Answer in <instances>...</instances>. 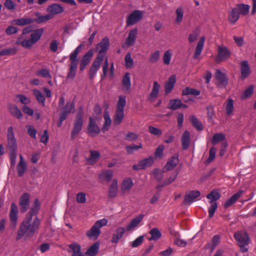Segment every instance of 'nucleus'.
I'll list each match as a JSON object with an SVG mask.
<instances>
[{
	"mask_svg": "<svg viewBox=\"0 0 256 256\" xmlns=\"http://www.w3.org/2000/svg\"><path fill=\"white\" fill-rule=\"evenodd\" d=\"M94 55V50H89L82 57V60L90 63Z\"/></svg>",
	"mask_w": 256,
	"mask_h": 256,
	"instance_id": "obj_63",
	"label": "nucleus"
},
{
	"mask_svg": "<svg viewBox=\"0 0 256 256\" xmlns=\"http://www.w3.org/2000/svg\"><path fill=\"white\" fill-rule=\"evenodd\" d=\"M118 190V180L116 179H114L112 180L108 190V197L110 198H114L117 195Z\"/></svg>",
	"mask_w": 256,
	"mask_h": 256,
	"instance_id": "obj_34",
	"label": "nucleus"
},
{
	"mask_svg": "<svg viewBox=\"0 0 256 256\" xmlns=\"http://www.w3.org/2000/svg\"><path fill=\"white\" fill-rule=\"evenodd\" d=\"M239 14L242 15H246L248 14L250 10V6L248 4H240L238 5L236 7Z\"/></svg>",
	"mask_w": 256,
	"mask_h": 256,
	"instance_id": "obj_47",
	"label": "nucleus"
},
{
	"mask_svg": "<svg viewBox=\"0 0 256 256\" xmlns=\"http://www.w3.org/2000/svg\"><path fill=\"white\" fill-rule=\"evenodd\" d=\"M20 161L17 166L18 173L19 176H22L26 170V164L22 155L20 156Z\"/></svg>",
	"mask_w": 256,
	"mask_h": 256,
	"instance_id": "obj_36",
	"label": "nucleus"
},
{
	"mask_svg": "<svg viewBox=\"0 0 256 256\" xmlns=\"http://www.w3.org/2000/svg\"><path fill=\"white\" fill-rule=\"evenodd\" d=\"M124 118V110H117L116 111L114 122L115 124H120Z\"/></svg>",
	"mask_w": 256,
	"mask_h": 256,
	"instance_id": "obj_38",
	"label": "nucleus"
},
{
	"mask_svg": "<svg viewBox=\"0 0 256 256\" xmlns=\"http://www.w3.org/2000/svg\"><path fill=\"white\" fill-rule=\"evenodd\" d=\"M124 61L126 63V66L127 68H132L134 65V61L132 58V56L130 53H128L124 58Z\"/></svg>",
	"mask_w": 256,
	"mask_h": 256,
	"instance_id": "obj_62",
	"label": "nucleus"
},
{
	"mask_svg": "<svg viewBox=\"0 0 256 256\" xmlns=\"http://www.w3.org/2000/svg\"><path fill=\"white\" fill-rule=\"evenodd\" d=\"M150 234L151 235V237L149 238L150 240H157L162 236L161 232L156 228L152 229Z\"/></svg>",
	"mask_w": 256,
	"mask_h": 256,
	"instance_id": "obj_43",
	"label": "nucleus"
},
{
	"mask_svg": "<svg viewBox=\"0 0 256 256\" xmlns=\"http://www.w3.org/2000/svg\"><path fill=\"white\" fill-rule=\"evenodd\" d=\"M143 12L136 10L132 12L128 17L126 20L127 26H132L139 22L142 18Z\"/></svg>",
	"mask_w": 256,
	"mask_h": 256,
	"instance_id": "obj_8",
	"label": "nucleus"
},
{
	"mask_svg": "<svg viewBox=\"0 0 256 256\" xmlns=\"http://www.w3.org/2000/svg\"><path fill=\"white\" fill-rule=\"evenodd\" d=\"M83 126V109L80 107L76 114L74 122V126L71 133V138L74 140L80 133Z\"/></svg>",
	"mask_w": 256,
	"mask_h": 256,
	"instance_id": "obj_3",
	"label": "nucleus"
},
{
	"mask_svg": "<svg viewBox=\"0 0 256 256\" xmlns=\"http://www.w3.org/2000/svg\"><path fill=\"white\" fill-rule=\"evenodd\" d=\"M181 142L182 149L184 150H188L190 142V133L188 131L185 130L182 136Z\"/></svg>",
	"mask_w": 256,
	"mask_h": 256,
	"instance_id": "obj_28",
	"label": "nucleus"
},
{
	"mask_svg": "<svg viewBox=\"0 0 256 256\" xmlns=\"http://www.w3.org/2000/svg\"><path fill=\"white\" fill-rule=\"evenodd\" d=\"M102 61L103 60L102 59L96 58L90 69L89 76L90 79L92 80L94 78Z\"/></svg>",
	"mask_w": 256,
	"mask_h": 256,
	"instance_id": "obj_15",
	"label": "nucleus"
},
{
	"mask_svg": "<svg viewBox=\"0 0 256 256\" xmlns=\"http://www.w3.org/2000/svg\"><path fill=\"white\" fill-rule=\"evenodd\" d=\"M237 9L236 8H234L229 14L228 20L231 23H235L240 18V14Z\"/></svg>",
	"mask_w": 256,
	"mask_h": 256,
	"instance_id": "obj_39",
	"label": "nucleus"
},
{
	"mask_svg": "<svg viewBox=\"0 0 256 256\" xmlns=\"http://www.w3.org/2000/svg\"><path fill=\"white\" fill-rule=\"evenodd\" d=\"M64 10L63 7L56 4H53L48 6L47 8V11L52 15L60 14L64 12Z\"/></svg>",
	"mask_w": 256,
	"mask_h": 256,
	"instance_id": "obj_29",
	"label": "nucleus"
},
{
	"mask_svg": "<svg viewBox=\"0 0 256 256\" xmlns=\"http://www.w3.org/2000/svg\"><path fill=\"white\" fill-rule=\"evenodd\" d=\"M200 90L190 87H186L182 90V95L191 94L196 96L200 95Z\"/></svg>",
	"mask_w": 256,
	"mask_h": 256,
	"instance_id": "obj_46",
	"label": "nucleus"
},
{
	"mask_svg": "<svg viewBox=\"0 0 256 256\" xmlns=\"http://www.w3.org/2000/svg\"><path fill=\"white\" fill-rule=\"evenodd\" d=\"M34 22V20L30 18L24 17L21 18H18L12 21L13 24H16L18 26H24L30 24Z\"/></svg>",
	"mask_w": 256,
	"mask_h": 256,
	"instance_id": "obj_24",
	"label": "nucleus"
},
{
	"mask_svg": "<svg viewBox=\"0 0 256 256\" xmlns=\"http://www.w3.org/2000/svg\"><path fill=\"white\" fill-rule=\"evenodd\" d=\"M160 86L158 82L154 81V82L153 87L152 90V92L150 94L148 98V100L152 102H154L156 98H158Z\"/></svg>",
	"mask_w": 256,
	"mask_h": 256,
	"instance_id": "obj_19",
	"label": "nucleus"
},
{
	"mask_svg": "<svg viewBox=\"0 0 256 256\" xmlns=\"http://www.w3.org/2000/svg\"><path fill=\"white\" fill-rule=\"evenodd\" d=\"M32 92L34 94L36 97V98L38 102L41 104L42 105V106H45L46 99L42 92L40 90L36 89L34 90H32Z\"/></svg>",
	"mask_w": 256,
	"mask_h": 256,
	"instance_id": "obj_44",
	"label": "nucleus"
},
{
	"mask_svg": "<svg viewBox=\"0 0 256 256\" xmlns=\"http://www.w3.org/2000/svg\"><path fill=\"white\" fill-rule=\"evenodd\" d=\"M231 54L228 48L224 46H218V54L216 61L222 62L228 59Z\"/></svg>",
	"mask_w": 256,
	"mask_h": 256,
	"instance_id": "obj_7",
	"label": "nucleus"
},
{
	"mask_svg": "<svg viewBox=\"0 0 256 256\" xmlns=\"http://www.w3.org/2000/svg\"><path fill=\"white\" fill-rule=\"evenodd\" d=\"M39 202L38 200L34 201V206L31 208L28 214L26 216H36L39 210Z\"/></svg>",
	"mask_w": 256,
	"mask_h": 256,
	"instance_id": "obj_54",
	"label": "nucleus"
},
{
	"mask_svg": "<svg viewBox=\"0 0 256 256\" xmlns=\"http://www.w3.org/2000/svg\"><path fill=\"white\" fill-rule=\"evenodd\" d=\"M68 251L72 252V256H83L81 252V246L76 242L72 243L68 246Z\"/></svg>",
	"mask_w": 256,
	"mask_h": 256,
	"instance_id": "obj_26",
	"label": "nucleus"
},
{
	"mask_svg": "<svg viewBox=\"0 0 256 256\" xmlns=\"http://www.w3.org/2000/svg\"><path fill=\"white\" fill-rule=\"evenodd\" d=\"M40 224V220L37 216L34 219L31 216H26L18 231L16 240H19L24 235L27 237L32 236L38 230Z\"/></svg>",
	"mask_w": 256,
	"mask_h": 256,
	"instance_id": "obj_2",
	"label": "nucleus"
},
{
	"mask_svg": "<svg viewBox=\"0 0 256 256\" xmlns=\"http://www.w3.org/2000/svg\"><path fill=\"white\" fill-rule=\"evenodd\" d=\"M205 37L202 36L198 41L194 53V58L196 59L200 56L204 46Z\"/></svg>",
	"mask_w": 256,
	"mask_h": 256,
	"instance_id": "obj_35",
	"label": "nucleus"
},
{
	"mask_svg": "<svg viewBox=\"0 0 256 256\" xmlns=\"http://www.w3.org/2000/svg\"><path fill=\"white\" fill-rule=\"evenodd\" d=\"M225 136L224 134L218 133L214 135L212 142L214 145L216 144L217 143L224 140Z\"/></svg>",
	"mask_w": 256,
	"mask_h": 256,
	"instance_id": "obj_55",
	"label": "nucleus"
},
{
	"mask_svg": "<svg viewBox=\"0 0 256 256\" xmlns=\"http://www.w3.org/2000/svg\"><path fill=\"white\" fill-rule=\"evenodd\" d=\"M148 130L151 134L157 136H160L162 134L161 130L152 126H149Z\"/></svg>",
	"mask_w": 256,
	"mask_h": 256,
	"instance_id": "obj_61",
	"label": "nucleus"
},
{
	"mask_svg": "<svg viewBox=\"0 0 256 256\" xmlns=\"http://www.w3.org/2000/svg\"><path fill=\"white\" fill-rule=\"evenodd\" d=\"M144 216V214H140L136 218H134L131 220L130 222L127 226L126 230L130 231L133 230L134 228L137 227L143 220Z\"/></svg>",
	"mask_w": 256,
	"mask_h": 256,
	"instance_id": "obj_21",
	"label": "nucleus"
},
{
	"mask_svg": "<svg viewBox=\"0 0 256 256\" xmlns=\"http://www.w3.org/2000/svg\"><path fill=\"white\" fill-rule=\"evenodd\" d=\"M134 185L133 182L132 178H125L121 186V192L122 194H124L126 192L129 191Z\"/></svg>",
	"mask_w": 256,
	"mask_h": 256,
	"instance_id": "obj_33",
	"label": "nucleus"
},
{
	"mask_svg": "<svg viewBox=\"0 0 256 256\" xmlns=\"http://www.w3.org/2000/svg\"><path fill=\"white\" fill-rule=\"evenodd\" d=\"M176 22L177 24H180L182 22L183 18L184 12L182 8H178L176 10Z\"/></svg>",
	"mask_w": 256,
	"mask_h": 256,
	"instance_id": "obj_59",
	"label": "nucleus"
},
{
	"mask_svg": "<svg viewBox=\"0 0 256 256\" xmlns=\"http://www.w3.org/2000/svg\"><path fill=\"white\" fill-rule=\"evenodd\" d=\"M126 230V228L123 227L118 228L114 233L112 234L111 242L114 244H117L118 240L122 238Z\"/></svg>",
	"mask_w": 256,
	"mask_h": 256,
	"instance_id": "obj_22",
	"label": "nucleus"
},
{
	"mask_svg": "<svg viewBox=\"0 0 256 256\" xmlns=\"http://www.w3.org/2000/svg\"><path fill=\"white\" fill-rule=\"evenodd\" d=\"M99 248V243L95 242L87 250L86 254L88 256H95L98 252Z\"/></svg>",
	"mask_w": 256,
	"mask_h": 256,
	"instance_id": "obj_40",
	"label": "nucleus"
},
{
	"mask_svg": "<svg viewBox=\"0 0 256 256\" xmlns=\"http://www.w3.org/2000/svg\"><path fill=\"white\" fill-rule=\"evenodd\" d=\"M240 78L242 80L246 79L250 74V68L246 60L242 61L240 64Z\"/></svg>",
	"mask_w": 256,
	"mask_h": 256,
	"instance_id": "obj_17",
	"label": "nucleus"
},
{
	"mask_svg": "<svg viewBox=\"0 0 256 256\" xmlns=\"http://www.w3.org/2000/svg\"><path fill=\"white\" fill-rule=\"evenodd\" d=\"M8 143L10 150L17 149L16 139L14 137L13 128L10 126L8 130Z\"/></svg>",
	"mask_w": 256,
	"mask_h": 256,
	"instance_id": "obj_9",
	"label": "nucleus"
},
{
	"mask_svg": "<svg viewBox=\"0 0 256 256\" xmlns=\"http://www.w3.org/2000/svg\"><path fill=\"white\" fill-rule=\"evenodd\" d=\"M8 109L12 116L18 119L22 118V114L18 108L15 104H8Z\"/></svg>",
	"mask_w": 256,
	"mask_h": 256,
	"instance_id": "obj_23",
	"label": "nucleus"
},
{
	"mask_svg": "<svg viewBox=\"0 0 256 256\" xmlns=\"http://www.w3.org/2000/svg\"><path fill=\"white\" fill-rule=\"evenodd\" d=\"M142 145L141 143H139L138 145L132 144L130 145L127 146L126 147V151L129 154H133L135 151L142 148Z\"/></svg>",
	"mask_w": 256,
	"mask_h": 256,
	"instance_id": "obj_45",
	"label": "nucleus"
},
{
	"mask_svg": "<svg viewBox=\"0 0 256 256\" xmlns=\"http://www.w3.org/2000/svg\"><path fill=\"white\" fill-rule=\"evenodd\" d=\"M179 162L178 156V155L172 156L168 160L166 164L163 168V172L172 170H174Z\"/></svg>",
	"mask_w": 256,
	"mask_h": 256,
	"instance_id": "obj_13",
	"label": "nucleus"
},
{
	"mask_svg": "<svg viewBox=\"0 0 256 256\" xmlns=\"http://www.w3.org/2000/svg\"><path fill=\"white\" fill-rule=\"evenodd\" d=\"M234 237L240 247L242 252H244L248 251V248L245 246L249 243V237L248 233L245 230H240L235 232Z\"/></svg>",
	"mask_w": 256,
	"mask_h": 256,
	"instance_id": "obj_5",
	"label": "nucleus"
},
{
	"mask_svg": "<svg viewBox=\"0 0 256 256\" xmlns=\"http://www.w3.org/2000/svg\"><path fill=\"white\" fill-rule=\"evenodd\" d=\"M29 194L28 193L24 194L20 200V206L21 212H24L29 206Z\"/></svg>",
	"mask_w": 256,
	"mask_h": 256,
	"instance_id": "obj_18",
	"label": "nucleus"
},
{
	"mask_svg": "<svg viewBox=\"0 0 256 256\" xmlns=\"http://www.w3.org/2000/svg\"><path fill=\"white\" fill-rule=\"evenodd\" d=\"M244 191L240 190L238 191V192L232 195L230 198H228L227 201L224 203V207L225 208H228L231 206H232L234 204L238 199L240 198L241 195L243 194Z\"/></svg>",
	"mask_w": 256,
	"mask_h": 256,
	"instance_id": "obj_31",
	"label": "nucleus"
},
{
	"mask_svg": "<svg viewBox=\"0 0 256 256\" xmlns=\"http://www.w3.org/2000/svg\"><path fill=\"white\" fill-rule=\"evenodd\" d=\"M83 46L82 44H80L78 46L75 50L72 52L70 56V60H73L76 62H78L77 59L78 55L80 50H82V47Z\"/></svg>",
	"mask_w": 256,
	"mask_h": 256,
	"instance_id": "obj_56",
	"label": "nucleus"
},
{
	"mask_svg": "<svg viewBox=\"0 0 256 256\" xmlns=\"http://www.w3.org/2000/svg\"><path fill=\"white\" fill-rule=\"evenodd\" d=\"M172 58V54L170 50H166L164 52V57H163V60L164 63L165 64L168 65L170 64V62Z\"/></svg>",
	"mask_w": 256,
	"mask_h": 256,
	"instance_id": "obj_64",
	"label": "nucleus"
},
{
	"mask_svg": "<svg viewBox=\"0 0 256 256\" xmlns=\"http://www.w3.org/2000/svg\"><path fill=\"white\" fill-rule=\"evenodd\" d=\"M16 150L17 149L10 150V160L11 166H14L16 164Z\"/></svg>",
	"mask_w": 256,
	"mask_h": 256,
	"instance_id": "obj_58",
	"label": "nucleus"
},
{
	"mask_svg": "<svg viewBox=\"0 0 256 256\" xmlns=\"http://www.w3.org/2000/svg\"><path fill=\"white\" fill-rule=\"evenodd\" d=\"M190 120L193 126L195 127L198 130H203V126L202 123L195 116H191L190 117Z\"/></svg>",
	"mask_w": 256,
	"mask_h": 256,
	"instance_id": "obj_48",
	"label": "nucleus"
},
{
	"mask_svg": "<svg viewBox=\"0 0 256 256\" xmlns=\"http://www.w3.org/2000/svg\"><path fill=\"white\" fill-rule=\"evenodd\" d=\"M176 82V76L174 75L171 76L168 80L166 82L164 88L165 94H168L173 89L174 84Z\"/></svg>",
	"mask_w": 256,
	"mask_h": 256,
	"instance_id": "obj_32",
	"label": "nucleus"
},
{
	"mask_svg": "<svg viewBox=\"0 0 256 256\" xmlns=\"http://www.w3.org/2000/svg\"><path fill=\"white\" fill-rule=\"evenodd\" d=\"M200 33V31L199 29L196 28L194 30L192 33H190L188 37V40L190 44L192 43L196 40H197L199 34Z\"/></svg>",
	"mask_w": 256,
	"mask_h": 256,
	"instance_id": "obj_53",
	"label": "nucleus"
},
{
	"mask_svg": "<svg viewBox=\"0 0 256 256\" xmlns=\"http://www.w3.org/2000/svg\"><path fill=\"white\" fill-rule=\"evenodd\" d=\"M107 223L108 220L106 218L97 220L91 228L87 231V236L90 238L96 239L100 234V228L106 225Z\"/></svg>",
	"mask_w": 256,
	"mask_h": 256,
	"instance_id": "obj_4",
	"label": "nucleus"
},
{
	"mask_svg": "<svg viewBox=\"0 0 256 256\" xmlns=\"http://www.w3.org/2000/svg\"><path fill=\"white\" fill-rule=\"evenodd\" d=\"M216 78L218 80L217 84L220 88H224L228 84V79L225 74L218 70L216 73Z\"/></svg>",
	"mask_w": 256,
	"mask_h": 256,
	"instance_id": "obj_16",
	"label": "nucleus"
},
{
	"mask_svg": "<svg viewBox=\"0 0 256 256\" xmlns=\"http://www.w3.org/2000/svg\"><path fill=\"white\" fill-rule=\"evenodd\" d=\"M90 158L88 160L90 162H95L99 158L100 154L98 151L90 150Z\"/></svg>",
	"mask_w": 256,
	"mask_h": 256,
	"instance_id": "obj_57",
	"label": "nucleus"
},
{
	"mask_svg": "<svg viewBox=\"0 0 256 256\" xmlns=\"http://www.w3.org/2000/svg\"><path fill=\"white\" fill-rule=\"evenodd\" d=\"M88 126V134L92 136H95L100 132V129L95 122L94 118L90 117Z\"/></svg>",
	"mask_w": 256,
	"mask_h": 256,
	"instance_id": "obj_11",
	"label": "nucleus"
},
{
	"mask_svg": "<svg viewBox=\"0 0 256 256\" xmlns=\"http://www.w3.org/2000/svg\"><path fill=\"white\" fill-rule=\"evenodd\" d=\"M200 192L198 190H192L187 193L184 198V204L190 205L192 203L196 198L200 196Z\"/></svg>",
	"mask_w": 256,
	"mask_h": 256,
	"instance_id": "obj_12",
	"label": "nucleus"
},
{
	"mask_svg": "<svg viewBox=\"0 0 256 256\" xmlns=\"http://www.w3.org/2000/svg\"><path fill=\"white\" fill-rule=\"evenodd\" d=\"M113 172L111 170H106L102 171L100 174V178L101 180L110 182L112 178Z\"/></svg>",
	"mask_w": 256,
	"mask_h": 256,
	"instance_id": "obj_41",
	"label": "nucleus"
},
{
	"mask_svg": "<svg viewBox=\"0 0 256 256\" xmlns=\"http://www.w3.org/2000/svg\"><path fill=\"white\" fill-rule=\"evenodd\" d=\"M104 124L102 128V130L106 131L108 130V127L112 123L111 119L108 112H104Z\"/></svg>",
	"mask_w": 256,
	"mask_h": 256,
	"instance_id": "obj_50",
	"label": "nucleus"
},
{
	"mask_svg": "<svg viewBox=\"0 0 256 256\" xmlns=\"http://www.w3.org/2000/svg\"><path fill=\"white\" fill-rule=\"evenodd\" d=\"M160 52L159 50H156L152 53L149 58L148 60L150 63L156 62L160 58Z\"/></svg>",
	"mask_w": 256,
	"mask_h": 256,
	"instance_id": "obj_60",
	"label": "nucleus"
},
{
	"mask_svg": "<svg viewBox=\"0 0 256 256\" xmlns=\"http://www.w3.org/2000/svg\"><path fill=\"white\" fill-rule=\"evenodd\" d=\"M226 114L227 115H230L234 110V100L232 98H229L226 103Z\"/></svg>",
	"mask_w": 256,
	"mask_h": 256,
	"instance_id": "obj_52",
	"label": "nucleus"
},
{
	"mask_svg": "<svg viewBox=\"0 0 256 256\" xmlns=\"http://www.w3.org/2000/svg\"><path fill=\"white\" fill-rule=\"evenodd\" d=\"M220 242V236L218 235H215L214 236L212 240L210 243L208 244L206 246L205 248L207 249H210V252H212L215 249L216 247L218 245Z\"/></svg>",
	"mask_w": 256,
	"mask_h": 256,
	"instance_id": "obj_37",
	"label": "nucleus"
},
{
	"mask_svg": "<svg viewBox=\"0 0 256 256\" xmlns=\"http://www.w3.org/2000/svg\"><path fill=\"white\" fill-rule=\"evenodd\" d=\"M126 104V96H120L118 97V100L117 103V110H124V108Z\"/></svg>",
	"mask_w": 256,
	"mask_h": 256,
	"instance_id": "obj_51",
	"label": "nucleus"
},
{
	"mask_svg": "<svg viewBox=\"0 0 256 256\" xmlns=\"http://www.w3.org/2000/svg\"><path fill=\"white\" fill-rule=\"evenodd\" d=\"M110 42L108 38L107 37H105L102 39L96 48L98 50L100 48L96 58H100L104 60L106 53L108 50Z\"/></svg>",
	"mask_w": 256,
	"mask_h": 256,
	"instance_id": "obj_6",
	"label": "nucleus"
},
{
	"mask_svg": "<svg viewBox=\"0 0 256 256\" xmlns=\"http://www.w3.org/2000/svg\"><path fill=\"white\" fill-rule=\"evenodd\" d=\"M181 100L178 99L171 100L170 101L168 108L172 110H176L180 108Z\"/></svg>",
	"mask_w": 256,
	"mask_h": 256,
	"instance_id": "obj_49",
	"label": "nucleus"
},
{
	"mask_svg": "<svg viewBox=\"0 0 256 256\" xmlns=\"http://www.w3.org/2000/svg\"><path fill=\"white\" fill-rule=\"evenodd\" d=\"M154 162V159L152 157L140 160L137 164L132 166L134 170H138L141 169H144L146 168L151 166Z\"/></svg>",
	"mask_w": 256,
	"mask_h": 256,
	"instance_id": "obj_14",
	"label": "nucleus"
},
{
	"mask_svg": "<svg viewBox=\"0 0 256 256\" xmlns=\"http://www.w3.org/2000/svg\"><path fill=\"white\" fill-rule=\"evenodd\" d=\"M75 112V106L74 102H68L62 110L60 115H65L66 117H68V114L70 113H74Z\"/></svg>",
	"mask_w": 256,
	"mask_h": 256,
	"instance_id": "obj_27",
	"label": "nucleus"
},
{
	"mask_svg": "<svg viewBox=\"0 0 256 256\" xmlns=\"http://www.w3.org/2000/svg\"><path fill=\"white\" fill-rule=\"evenodd\" d=\"M122 83L124 92H129L131 87L130 74L129 72H126L122 78Z\"/></svg>",
	"mask_w": 256,
	"mask_h": 256,
	"instance_id": "obj_20",
	"label": "nucleus"
},
{
	"mask_svg": "<svg viewBox=\"0 0 256 256\" xmlns=\"http://www.w3.org/2000/svg\"><path fill=\"white\" fill-rule=\"evenodd\" d=\"M18 208L14 203H12L10 206V218L11 222V227L15 228L18 220Z\"/></svg>",
	"mask_w": 256,
	"mask_h": 256,
	"instance_id": "obj_10",
	"label": "nucleus"
},
{
	"mask_svg": "<svg viewBox=\"0 0 256 256\" xmlns=\"http://www.w3.org/2000/svg\"><path fill=\"white\" fill-rule=\"evenodd\" d=\"M70 68L68 69L66 79L73 80L76 73V68L78 64V62L70 60Z\"/></svg>",
	"mask_w": 256,
	"mask_h": 256,
	"instance_id": "obj_25",
	"label": "nucleus"
},
{
	"mask_svg": "<svg viewBox=\"0 0 256 256\" xmlns=\"http://www.w3.org/2000/svg\"><path fill=\"white\" fill-rule=\"evenodd\" d=\"M137 34L138 30L136 28H134L130 32L126 41V44L127 46H130L134 44Z\"/></svg>",
	"mask_w": 256,
	"mask_h": 256,
	"instance_id": "obj_30",
	"label": "nucleus"
},
{
	"mask_svg": "<svg viewBox=\"0 0 256 256\" xmlns=\"http://www.w3.org/2000/svg\"><path fill=\"white\" fill-rule=\"evenodd\" d=\"M220 193L216 190H212L206 196V198L210 200V203H216V200H218L220 198Z\"/></svg>",
	"mask_w": 256,
	"mask_h": 256,
	"instance_id": "obj_42",
	"label": "nucleus"
},
{
	"mask_svg": "<svg viewBox=\"0 0 256 256\" xmlns=\"http://www.w3.org/2000/svg\"><path fill=\"white\" fill-rule=\"evenodd\" d=\"M43 33V28L33 30L32 26H26L22 30V34L16 40V44L26 48H31L40 39Z\"/></svg>",
	"mask_w": 256,
	"mask_h": 256,
	"instance_id": "obj_1",
	"label": "nucleus"
}]
</instances>
